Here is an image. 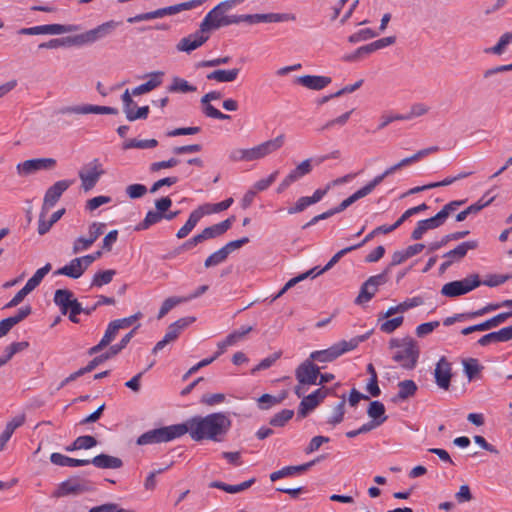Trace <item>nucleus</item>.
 <instances>
[{"instance_id":"f257e3e1","label":"nucleus","mask_w":512,"mask_h":512,"mask_svg":"<svg viewBox=\"0 0 512 512\" xmlns=\"http://www.w3.org/2000/svg\"><path fill=\"white\" fill-rule=\"evenodd\" d=\"M231 421L224 413H212L205 417L195 416L178 424L180 437L189 433L195 441L204 439L222 441L230 429Z\"/></svg>"},{"instance_id":"f03ea898","label":"nucleus","mask_w":512,"mask_h":512,"mask_svg":"<svg viewBox=\"0 0 512 512\" xmlns=\"http://www.w3.org/2000/svg\"><path fill=\"white\" fill-rule=\"evenodd\" d=\"M390 348L393 350L392 358L404 368H414L420 354L417 342L411 337L391 339Z\"/></svg>"},{"instance_id":"7ed1b4c3","label":"nucleus","mask_w":512,"mask_h":512,"mask_svg":"<svg viewBox=\"0 0 512 512\" xmlns=\"http://www.w3.org/2000/svg\"><path fill=\"white\" fill-rule=\"evenodd\" d=\"M296 16L292 13H256L241 15H226L224 26L233 24L246 23L256 25L260 23H280L295 21Z\"/></svg>"},{"instance_id":"20e7f679","label":"nucleus","mask_w":512,"mask_h":512,"mask_svg":"<svg viewBox=\"0 0 512 512\" xmlns=\"http://www.w3.org/2000/svg\"><path fill=\"white\" fill-rule=\"evenodd\" d=\"M367 338L368 335H362L356 336L348 341H339L327 349L312 352L309 358L313 362H332L341 355H343L344 353L355 349L361 342L365 341Z\"/></svg>"},{"instance_id":"39448f33","label":"nucleus","mask_w":512,"mask_h":512,"mask_svg":"<svg viewBox=\"0 0 512 512\" xmlns=\"http://www.w3.org/2000/svg\"><path fill=\"white\" fill-rule=\"evenodd\" d=\"M296 378L299 384H325L335 379V376L328 372H320L315 362L308 358L296 369Z\"/></svg>"},{"instance_id":"423d86ee","label":"nucleus","mask_w":512,"mask_h":512,"mask_svg":"<svg viewBox=\"0 0 512 512\" xmlns=\"http://www.w3.org/2000/svg\"><path fill=\"white\" fill-rule=\"evenodd\" d=\"M244 1L245 0H225L219 3L209 11L202 20L200 24L202 31H207L209 33L211 30L223 27L226 19L225 13Z\"/></svg>"},{"instance_id":"0eeeda50","label":"nucleus","mask_w":512,"mask_h":512,"mask_svg":"<svg viewBox=\"0 0 512 512\" xmlns=\"http://www.w3.org/2000/svg\"><path fill=\"white\" fill-rule=\"evenodd\" d=\"M54 303L60 308L62 314H68L69 319L74 323L78 322L77 315L84 312L81 304L76 298H74V294L68 289L56 290L54 294Z\"/></svg>"},{"instance_id":"6e6552de","label":"nucleus","mask_w":512,"mask_h":512,"mask_svg":"<svg viewBox=\"0 0 512 512\" xmlns=\"http://www.w3.org/2000/svg\"><path fill=\"white\" fill-rule=\"evenodd\" d=\"M481 281L477 274H472L462 280H456L443 285L441 294L445 297L454 298L469 293L478 286Z\"/></svg>"},{"instance_id":"1a4fd4ad","label":"nucleus","mask_w":512,"mask_h":512,"mask_svg":"<svg viewBox=\"0 0 512 512\" xmlns=\"http://www.w3.org/2000/svg\"><path fill=\"white\" fill-rule=\"evenodd\" d=\"M285 142V135L280 134L273 139L266 140L253 146L246 148L248 162L259 161L278 151Z\"/></svg>"},{"instance_id":"9d476101","label":"nucleus","mask_w":512,"mask_h":512,"mask_svg":"<svg viewBox=\"0 0 512 512\" xmlns=\"http://www.w3.org/2000/svg\"><path fill=\"white\" fill-rule=\"evenodd\" d=\"M94 490L93 484L78 477L69 478L61 482L54 491L53 496L60 498L66 496H77Z\"/></svg>"},{"instance_id":"9b49d317","label":"nucleus","mask_w":512,"mask_h":512,"mask_svg":"<svg viewBox=\"0 0 512 512\" xmlns=\"http://www.w3.org/2000/svg\"><path fill=\"white\" fill-rule=\"evenodd\" d=\"M57 165L54 158H34L22 161L16 165V174L25 178L36 174L39 171L53 170Z\"/></svg>"},{"instance_id":"f8f14e48","label":"nucleus","mask_w":512,"mask_h":512,"mask_svg":"<svg viewBox=\"0 0 512 512\" xmlns=\"http://www.w3.org/2000/svg\"><path fill=\"white\" fill-rule=\"evenodd\" d=\"M179 437L180 435L178 424H176L145 432L140 437H138L137 444L146 445L152 443L168 442Z\"/></svg>"},{"instance_id":"ddd939ff","label":"nucleus","mask_w":512,"mask_h":512,"mask_svg":"<svg viewBox=\"0 0 512 512\" xmlns=\"http://www.w3.org/2000/svg\"><path fill=\"white\" fill-rule=\"evenodd\" d=\"M80 27L74 24H45L29 28H21L20 35H61L78 31Z\"/></svg>"},{"instance_id":"4468645a","label":"nucleus","mask_w":512,"mask_h":512,"mask_svg":"<svg viewBox=\"0 0 512 512\" xmlns=\"http://www.w3.org/2000/svg\"><path fill=\"white\" fill-rule=\"evenodd\" d=\"M103 174L104 169L98 159H94L87 163L79 171V178L81 180L82 188L85 191L91 190Z\"/></svg>"},{"instance_id":"2eb2a0df","label":"nucleus","mask_w":512,"mask_h":512,"mask_svg":"<svg viewBox=\"0 0 512 512\" xmlns=\"http://www.w3.org/2000/svg\"><path fill=\"white\" fill-rule=\"evenodd\" d=\"M388 281L387 272L369 277L362 285L359 295L356 298L357 304H363L372 299L378 291L379 286Z\"/></svg>"},{"instance_id":"dca6fc26","label":"nucleus","mask_w":512,"mask_h":512,"mask_svg":"<svg viewBox=\"0 0 512 512\" xmlns=\"http://www.w3.org/2000/svg\"><path fill=\"white\" fill-rule=\"evenodd\" d=\"M194 321L195 317H185L169 325L163 339L157 342L155 347L153 348V352L157 353L158 351L162 350L167 344L175 341L179 337L180 333Z\"/></svg>"},{"instance_id":"f3484780","label":"nucleus","mask_w":512,"mask_h":512,"mask_svg":"<svg viewBox=\"0 0 512 512\" xmlns=\"http://www.w3.org/2000/svg\"><path fill=\"white\" fill-rule=\"evenodd\" d=\"M72 183L73 181L71 180H60L50 186L45 192L41 209L44 212H49Z\"/></svg>"},{"instance_id":"a211bd4d","label":"nucleus","mask_w":512,"mask_h":512,"mask_svg":"<svg viewBox=\"0 0 512 512\" xmlns=\"http://www.w3.org/2000/svg\"><path fill=\"white\" fill-rule=\"evenodd\" d=\"M208 39L209 33L207 31H202V27L200 26L199 30L182 38L177 44V49L179 51L190 53L202 46Z\"/></svg>"},{"instance_id":"6ab92c4d","label":"nucleus","mask_w":512,"mask_h":512,"mask_svg":"<svg viewBox=\"0 0 512 512\" xmlns=\"http://www.w3.org/2000/svg\"><path fill=\"white\" fill-rule=\"evenodd\" d=\"M324 387L321 386V388L313 391L308 396L303 397L297 412L299 417H306L326 397L327 392L323 389Z\"/></svg>"},{"instance_id":"aec40b11","label":"nucleus","mask_w":512,"mask_h":512,"mask_svg":"<svg viewBox=\"0 0 512 512\" xmlns=\"http://www.w3.org/2000/svg\"><path fill=\"white\" fill-rule=\"evenodd\" d=\"M87 266L83 261L82 257L72 259L65 266L57 269L54 274L55 275H64L73 279L80 278L84 272L87 270Z\"/></svg>"},{"instance_id":"412c9836","label":"nucleus","mask_w":512,"mask_h":512,"mask_svg":"<svg viewBox=\"0 0 512 512\" xmlns=\"http://www.w3.org/2000/svg\"><path fill=\"white\" fill-rule=\"evenodd\" d=\"M234 221L235 216H231L220 223L205 228L200 235L204 241L219 237L231 228Z\"/></svg>"},{"instance_id":"4be33fe9","label":"nucleus","mask_w":512,"mask_h":512,"mask_svg":"<svg viewBox=\"0 0 512 512\" xmlns=\"http://www.w3.org/2000/svg\"><path fill=\"white\" fill-rule=\"evenodd\" d=\"M296 82L311 90H322L331 83V78L326 76L304 75L298 77Z\"/></svg>"},{"instance_id":"5701e85b","label":"nucleus","mask_w":512,"mask_h":512,"mask_svg":"<svg viewBox=\"0 0 512 512\" xmlns=\"http://www.w3.org/2000/svg\"><path fill=\"white\" fill-rule=\"evenodd\" d=\"M164 72L156 71L149 74V80L132 89L133 96H139L154 90L162 84Z\"/></svg>"},{"instance_id":"b1692460","label":"nucleus","mask_w":512,"mask_h":512,"mask_svg":"<svg viewBox=\"0 0 512 512\" xmlns=\"http://www.w3.org/2000/svg\"><path fill=\"white\" fill-rule=\"evenodd\" d=\"M316 460H312L308 463L298 465V466H286L278 471H274L270 474V480L275 482L281 478L291 477L302 472L307 471L310 467L315 464Z\"/></svg>"},{"instance_id":"393cba45","label":"nucleus","mask_w":512,"mask_h":512,"mask_svg":"<svg viewBox=\"0 0 512 512\" xmlns=\"http://www.w3.org/2000/svg\"><path fill=\"white\" fill-rule=\"evenodd\" d=\"M512 339V325L508 327H504L496 332L488 333L484 336H482L478 343L481 346H487L491 343L496 342H506Z\"/></svg>"},{"instance_id":"a878e982","label":"nucleus","mask_w":512,"mask_h":512,"mask_svg":"<svg viewBox=\"0 0 512 512\" xmlns=\"http://www.w3.org/2000/svg\"><path fill=\"white\" fill-rule=\"evenodd\" d=\"M90 464L101 469H119L123 466V461L115 456L99 454L90 460Z\"/></svg>"},{"instance_id":"bb28decb","label":"nucleus","mask_w":512,"mask_h":512,"mask_svg":"<svg viewBox=\"0 0 512 512\" xmlns=\"http://www.w3.org/2000/svg\"><path fill=\"white\" fill-rule=\"evenodd\" d=\"M463 370L469 382L481 380L484 367L475 358H467L462 361Z\"/></svg>"},{"instance_id":"cd10ccee","label":"nucleus","mask_w":512,"mask_h":512,"mask_svg":"<svg viewBox=\"0 0 512 512\" xmlns=\"http://www.w3.org/2000/svg\"><path fill=\"white\" fill-rule=\"evenodd\" d=\"M50 461L61 467H80L90 464L89 459H75L57 452L51 454Z\"/></svg>"},{"instance_id":"c85d7f7f","label":"nucleus","mask_w":512,"mask_h":512,"mask_svg":"<svg viewBox=\"0 0 512 512\" xmlns=\"http://www.w3.org/2000/svg\"><path fill=\"white\" fill-rule=\"evenodd\" d=\"M435 379L437 384H449L451 381V364L445 358L441 357L435 368Z\"/></svg>"},{"instance_id":"c756f323","label":"nucleus","mask_w":512,"mask_h":512,"mask_svg":"<svg viewBox=\"0 0 512 512\" xmlns=\"http://www.w3.org/2000/svg\"><path fill=\"white\" fill-rule=\"evenodd\" d=\"M478 246V242L475 240L466 241L459 244L455 249L448 251L443 255L444 258L452 260H460L464 258L469 250L476 249Z\"/></svg>"},{"instance_id":"7c9ffc66","label":"nucleus","mask_w":512,"mask_h":512,"mask_svg":"<svg viewBox=\"0 0 512 512\" xmlns=\"http://www.w3.org/2000/svg\"><path fill=\"white\" fill-rule=\"evenodd\" d=\"M203 217V209H195L191 212L189 215L188 220L186 223L178 230L176 236L178 239H183L186 236L189 235V233L195 228L197 223L200 221V219Z\"/></svg>"},{"instance_id":"2f4dec72","label":"nucleus","mask_w":512,"mask_h":512,"mask_svg":"<svg viewBox=\"0 0 512 512\" xmlns=\"http://www.w3.org/2000/svg\"><path fill=\"white\" fill-rule=\"evenodd\" d=\"M312 171V159H305L300 162L293 170H291L285 178L293 184L302 177L310 174Z\"/></svg>"},{"instance_id":"473e14b6","label":"nucleus","mask_w":512,"mask_h":512,"mask_svg":"<svg viewBox=\"0 0 512 512\" xmlns=\"http://www.w3.org/2000/svg\"><path fill=\"white\" fill-rule=\"evenodd\" d=\"M255 481V478H251L237 485H230L224 482L215 481L210 484V487L221 489L230 494H235L250 488L255 483Z\"/></svg>"},{"instance_id":"72a5a7b5","label":"nucleus","mask_w":512,"mask_h":512,"mask_svg":"<svg viewBox=\"0 0 512 512\" xmlns=\"http://www.w3.org/2000/svg\"><path fill=\"white\" fill-rule=\"evenodd\" d=\"M240 69L233 68L229 70H215L209 73L206 77L208 80H214L220 83L233 82L237 79Z\"/></svg>"},{"instance_id":"f704fd0d","label":"nucleus","mask_w":512,"mask_h":512,"mask_svg":"<svg viewBox=\"0 0 512 512\" xmlns=\"http://www.w3.org/2000/svg\"><path fill=\"white\" fill-rule=\"evenodd\" d=\"M119 330H120L119 327L117 326V324H115L114 321L109 323V325H108V327H107V329L105 331V334L102 337L101 341L96 346L90 348L89 353L90 354H96L103 347H105L108 344H110L114 340V338L116 337V335H117Z\"/></svg>"},{"instance_id":"c9c22d12","label":"nucleus","mask_w":512,"mask_h":512,"mask_svg":"<svg viewBox=\"0 0 512 512\" xmlns=\"http://www.w3.org/2000/svg\"><path fill=\"white\" fill-rule=\"evenodd\" d=\"M367 414L371 420L376 422L378 425H382L387 420V416L385 414V406L380 401L370 402L367 409Z\"/></svg>"},{"instance_id":"e433bc0d","label":"nucleus","mask_w":512,"mask_h":512,"mask_svg":"<svg viewBox=\"0 0 512 512\" xmlns=\"http://www.w3.org/2000/svg\"><path fill=\"white\" fill-rule=\"evenodd\" d=\"M230 345H226L225 344V339L220 342L218 344V348H219V351L215 353L214 356H212L211 358H206V359H203L202 361H200L199 363H197L196 365H194L193 367H191L188 372H186L184 375H183V378L182 380L183 381H187L188 380V376L197 372L200 368L204 367V366H207L209 365L210 363H212L219 355H221L223 353V351L229 347Z\"/></svg>"},{"instance_id":"4c0bfd02","label":"nucleus","mask_w":512,"mask_h":512,"mask_svg":"<svg viewBox=\"0 0 512 512\" xmlns=\"http://www.w3.org/2000/svg\"><path fill=\"white\" fill-rule=\"evenodd\" d=\"M76 46H85V45H91L99 40H101V37L99 35V32L97 28H93L90 30H87L81 34L74 35Z\"/></svg>"},{"instance_id":"58836bf2","label":"nucleus","mask_w":512,"mask_h":512,"mask_svg":"<svg viewBox=\"0 0 512 512\" xmlns=\"http://www.w3.org/2000/svg\"><path fill=\"white\" fill-rule=\"evenodd\" d=\"M109 356H98L95 357L86 367L79 369L78 371L70 374L66 379V383H70L73 381H76L80 376L90 373L92 370L95 369L97 365L104 362L108 359Z\"/></svg>"},{"instance_id":"ea45409f","label":"nucleus","mask_w":512,"mask_h":512,"mask_svg":"<svg viewBox=\"0 0 512 512\" xmlns=\"http://www.w3.org/2000/svg\"><path fill=\"white\" fill-rule=\"evenodd\" d=\"M170 93H189L196 91V87L180 77H173L171 84L167 87Z\"/></svg>"},{"instance_id":"a19ab883","label":"nucleus","mask_w":512,"mask_h":512,"mask_svg":"<svg viewBox=\"0 0 512 512\" xmlns=\"http://www.w3.org/2000/svg\"><path fill=\"white\" fill-rule=\"evenodd\" d=\"M403 316H398L392 319L379 317V329L380 331L390 334L398 329L403 324Z\"/></svg>"},{"instance_id":"79ce46f5","label":"nucleus","mask_w":512,"mask_h":512,"mask_svg":"<svg viewBox=\"0 0 512 512\" xmlns=\"http://www.w3.org/2000/svg\"><path fill=\"white\" fill-rule=\"evenodd\" d=\"M52 266L47 263L42 268L38 269L34 275L26 282L25 287L31 292L41 283L43 278L50 272Z\"/></svg>"},{"instance_id":"37998d69","label":"nucleus","mask_w":512,"mask_h":512,"mask_svg":"<svg viewBox=\"0 0 512 512\" xmlns=\"http://www.w3.org/2000/svg\"><path fill=\"white\" fill-rule=\"evenodd\" d=\"M65 46H76L75 37L74 36H68L64 38H54L49 40L48 42L41 43L39 45V48H46V49H54L58 47H65Z\"/></svg>"},{"instance_id":"c03bdc74","label":"nucleus","mask_w":512,"mask_h":512,"mask_svg":"<svg viewBox=\"0 0 512 512\" xmlns=\"http://www.w3.org/2000/svg\"><path fill=\"white\" fill-rule=\"evenodd\" d=\"M163 219V214H161L159 211L150 210L146 214L144 220L138 224L136 227V230H146L150 226L160 222Z\"/></svg>"},{"instance_id":"a18cd8bd","label":"nucleus","mask_w":512,"mask_h":512,"mask_svg":"<svg viewBox=\"0 0 512 512\" xmlns=\"http://www.w3.org/2000/svg\"><path fill=\"white\" fill-rule=\"evenodd\" d=\"M115 274L116 271L112 269L99 271L95 273L91 285L95 287H102L103 285L110 283Z\"/></svg>"},{"instance_id":"49530a36","label":"nucleus","mask_w":512,"mask_h":512,"mask_svg":"<svg viewBox=\"0 0 512 512\" xmlns=\"http://www.w3.org/2000/svg\"><path fill=\"white\" fill-rule=\"evenodd\" d=\"M233 203V198H228L216 204H205L199 207L203 209V216L205 214L218 213L228 209Z\"/></svg>"},{"instance_id":"de8ad7c7","label":"nucleus","mask_w":512,"mask_h":512,"mask_svg":"<svg viewBox=\"0 0 512 512\" xmlns=\"http://www.w3.org/2000/svg\"><path fill=\"white\" fill-rule=\"evenodd\" d=\"M356 249L357 246H350L338 251L322 269L315 271L316 276L330 270L343 256Z\"/></svg>"},{"instance_id":"09e8293b","label":"nucleus","mask_w":512,"mask_h":512,"mask_svg":"<svg viewBox=\"0 0 512 512\" xmlns=\"http://www.w3.org/2000/svg\"><path fill=\"white\" fill-rule=\"evenodd\" d=\"M165 16L164 8H160L151 12H146L142 14L135 15L133 17H129L127 19L128 23H137L141 21H148L152 19L162 18Z\"/></svg>"},{"instance_id":"8fccbe9b","label":"nucleus","mask_w":512,"mask_h":512,"mask_svg":"<svg viewBox=\"0 0 512 512\" xmlns=\"http://www.w3.org/2000/svg\"><path fill=\"white\" fill-rule=\"evenodd\" d=\"M183 302H187V299H184V297H169L165 299L159 310L158 319L163 318L170 310Z\"/></svg>"},{"instance_id":"3c124183","label":"nucleus","mask_w":512,"mask_h":512,"mask_svg":"<svg viewBox=\"0 0 512 512\" xmlns=\"http://www.w3.org/2000/svg\"><path fill=\"white\" fill-rule=\"evenodd\" d=\"M345 402V396H342L341 401L333 408L332 415L328 419L329 424L336 425L343 421L345 414Z\"/></svg>"},{"instance_id":"603ef678","label":"nucleus","mask_w":512,"mask_h":512,"mask_svg":"<svg viewBox=\"0 0 512 512\" xmlns=\"http://www.w3.org/2000/svg\"><path fill=\"white\" fill-rule=\"evenodd\" d=\"M293 415V410L284 409L270 419V424L274 427H282L293 417Z\"/></svg>"},{"instance_id":"864d4df0","label":"nucleus","mask_w":512,"mask_h":512,"mask_svg":"<svg viewBox=\"0 0 512 512\" xmlns=\"http://www.w3.org/2000/svg\"><path fill=\"white\" fill-rule=\"evenodd\" d=\"M228 255L226 250L220 248L216 252L212 253L204 262L206 268L217 266L223 263L227 259Z\"/></svg>"},{"instance_id":"5fc2aeb1","label":"nucleus","mask_w":512,"mask_h":512,"mask_svg":"<svg viewBox=\"0 0 512 512\" xmlns=\"http://www.w3.org/2000/svg\"><path fill=\"white\" fill-rule=\"evenodd\" d=\"M278 171L272 172L267 178L260 179L251 187L256 193L267 190L276 180Z\"/></svg>"},{"instance_id":"6e6d98bb","label":"nucleus","mask_w":512,"mask_h":512,"mask_svg":"<svg viewBox=\"0 0 512 512\" xmlns=\"http://www.w3.org/2000/svg\"><path fill=\"white\" fill-rule=\"evenodd\" d=\"M28 342H14L7 346L3 352L4 360L7 362L18 352L25 350L28 347Z\"/></svg>"},{"instance_id":"4d7b16f0","label":"nucleus","mask_w":512,"mask_h":512,"mask_svg":"<svg viewBox=\"0 0 512 512\" xmlns=\"http://www.w3.org/2000/svg\"><path fill=\"white\" fill-rule=\"evenodd\" d=\"M251 330H252L251 326L241 327L239 330H236V331L230 333L225 338V344L231 345V346L236 344L237 342L242 340Z\"/></svg>"},{"instance_id":"13d9d810","label":"nucleus","mask_w":512,"mask_h":512,"mask_svg":"<svg viewBox=\"0 0 512 512\" xmlns=\"http://www.w3.org/2000/svg\"><path fill=\"white\" fill-rule=\"evenodd\" d=\"M202 105V111L203 113L210 118H215L219 120H227L230 119V116L227 114L222 113L218 109H216L211 103H201Z\"/></svg>"},{"instance_id":"bf43d9fd","label":"nucleus","mask_w":512,"mask_h":512,"mask_svg":"<svg viewBox=\"0 0 512 512\" xmlns=\"http://www.w3.org/2000/svg\"><path fill=\"white\" fill-rule=\"evenodd\" d=\"M59 114L61 115H87L88 112V104L81 105H72V106H64L59 109Z\"/></svg>"},{"instance_id":"052dcab7","label":"nucleus","mask_w":512,"mask_h":512,"mask_svg":"<svg viewBox=\"0 0 512 512\" xmlns=\"http://www.w3.org/2000/svg\"><path fill=\"white\" fill-rule=\"evenodd\" d=\"M418 386H400L399 392L392 398L394 403L404 401L416 393Z\"/></svg>"},{"instance_id":"680f3d73","label":"nucleus","mask_w":512,"mask_h":512,"mask_svg":"<svg viewBox=\"0 0 512 512\" xmlns=\"http://www.w3.org/2000/svg\"><path fill=\"white\" fill-rule=\"evenodd\" d=\"M511 43H512V32H507L500 37L498 43L493 48H491L490 51L494 54L500 55L505 51L507 45H509Z\"/></svg>"},{"instance_id":"e2e57ef3","label":"nucleus","mask_w":512,"mask_h":512,"mask_svg":"<svg viewBox=\"0 0 512 512\" xmlns=\"http://www.w3.org/2000/svg\"><path fill=\"white\" fill-rule=\"evenodd\" d=\"M429 109L430 108L424 103H415L410 107V111L404 115L405 117H408L407 120H411L427 114Z\"/></svg>"},{"instance_id":"0e129e2a","label":"nucleus","mask_w":512,"mask_h":512,"mask_svg":"<svg viewBox=\"0 0 512 512\" xmlns=\"http://www.w3.org/2000/svg\"><path fill=\"white\" fill-rule=\"evenodd\" d=\"M120 25V22L115 20H109L98 25L96 28L99 32L101 39L109 36L112 32Z\"/></svg>"},{"instance_id":"69168bd1","label":"nucleus","mask_w":512,"mask_h":512,"mask_svg":"<svg viewBox=\"0 0 512 512\" xmlns=\"http://www.w3.org/2000/svg\"><path fill=\"white\" fill-rule=\"evenodd\" d=\"M93 245V242L88 237H78L72 247L73 254H78L88 250Z\"/></svg>"},{"instance_id":"338daca9","label":"nucleus","mask_w":512,"mask_h":512,"mask_svg":"<svg viewBox=\"0 0 512 512\" xmlns=\"http://www.w3.org/2000/svg\"><path fill=\"white\" fill-rule=\"evenodd\" d=\"M96 445V438L90 435L79 436L74 440V446L79 447V449H90Z\"/></svg>"},{"instance_id":"774afa93","label":"nucleus","mask_w":512,"mask_h":512,"mask_svg":"<svg viewBox=\"0 0 512 512\" xmlns=\"http://www.w3.org/2000/svg\"><path fill=\"white\" fill-rule=\"evenodd\" d=\"M146 192L147 188L143 184H131L126 188V193L131 199L141 198Z\"/></svg>"}]
</instances>
